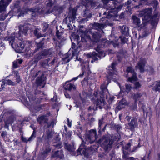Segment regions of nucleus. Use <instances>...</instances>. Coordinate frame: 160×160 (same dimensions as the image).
<instances>
[{
	"label": "nucleus",
	"instance_id": "nucleus-1",
	"mask_svg": "<svg viewBox=\"0 0 160 160\" xmlns=\"http://www.w3.org/2000/svg\"><path fill=\"white\" fill-rule=\"evenodd\" d=\"M101 89L102 91V93H98L97 92H95L94 95L95 97L94 99H97L96 102V104L97 107H98L101 109L103 108L105 105L106 102L104 98V94L108 93V90L106 88V86L105 84H102L101 86Z\"/></svg>",
	"mask_w": 160,
	"mask_h": 160
},
{
	"label": "nucleus",
	"instance_id": "nucleus-2",
	"mask_svg": "<svg viewBox=\"0 0 160 160\" xmlns=\"http://www.w3.org/2000/svg\"><path fill=\"white\" fill-rule=\"evenodd\" d=\"M15 36V34L13 33L12 34L10 37L8 38L6 37L5 39L6 41H9V44L15 50L18 51L19 52H23L25 51L24 50V48L25 47L24 44L25 43V42L24 41L22 42L19 45H16L14 38Z\"/></svg>",
	"mask_w": 160,
	"mask_h": 160
},
{
	"label": "nucleus",
	"instance_id": "nucleus-3",
	"mask_svg": "<svg viewBox=\"0 0 160 160\" xmlns=\"http://www.w3.org/2000/svg\"><path fill=\"white\" fill-rule=\"evenodd\" d=\"M152 9H146L139 12V16L142 18L143 22L146 23L152 20L153 18L152 17Z\"/></svg>",
	"mask_w": 160,
	"mask_h": 160
},
{
	"label": "nucleus",
	"instance_id": "nucleus-4",
	"mask_svg": "<svg viewBox=\"0 0 160 160\" xmlns=\"http://www.w3.org/2000/svg\"><path fill=\"white\" fill-rule=\"evenodd\" d=\"M100 47L98 46L97 49L98 54L94 52H90L87 54V57L88 58H92L94 61L98 60V58H101L104 57L105 56V53L103 51L99 50V48Z\"/></svg>",
	"mask_w": 160,
	"mask_h": 160
},
{
	"label": "nucleus",
	"instance_id": "nucleus-5",
	"mask_svg": "<svg viewBox=\"0 0 160 160\" xmlns=\"http://www.w3.org/2000/svg\"><path fill=\"white\" fill-rule=\"evenodd\" d=\"M114 7L113 6L111 5L107 10L108 13L107 18H109V17H112L116 15V14L117 12L120 10L122 8V6L121 5H119L118 7H117L116 4L113 3ZM107 12H106L104 13V14H106Z\"/></svg>",
	"mask_w": 160,
	"mask_h": 160
},
{
	"label": "nucleus",
	"instance_id": "nucleus-6",
	"mask_svg": "<svg viewBox=\"0 0 160 160\" xmlns=\"http://www.w3.org/2000/svg\"><path fill=\"white\" fill-rule=\"evenodd\" d=\"M116 65V62L113 63L111 66H109L108 67V78L109 79H113V81L115 82L116 81L115 80L114 77L118 78V76L117 73H116L115 66Z\"/></svg>",
	"mask_w": 160,
	"mask_h": 160
},
{
	"label": "nucleus",
	"instance_id": "nucleus-7",
	"mask_svg": "<svg viewBox=\"0 0 160 160\" xmlns=\"http://www.w3.org/2000/svg\"><path fill=\"white\" fill-rule=\"evenodd\" d=\"M96 131L95 130H91L89 134L86 135L85 136V143H92L96 139Z\"/></svg>",
	"mask_w": 160,
	"mask_h": 160
},
{
	"label": "nucleus",
	"instance_id": "nucleus-8",
	"mask_svg": "<svg viewBox=\"0 0 160 160\" xmlns=\"http://www.w3.org/2000/svg\"><path fill=\"white\" fill-rule=\"evenodd\" d=\"M51 54L52 52L51 49L45 50L43 53H39L37 55L34 59L33 60V63H36L39 60L43 58L44 56L50 55Z\"/></svg>",
	"mask_w": 160,
	"mask_h": 160
},
{
	"label": "nucleus",
	"instance_id": "nucleus-9",
	"mask_svg": "<svg viewBox=\"0 0 160 160\" xmlns=\"http://www.w3.org/2000/svg\"><path fill=\"white\" fill-rule=\"evenodd\" d=\"M132 146L130 143H129L123 147V151L124 154L123 157L124 158H126L125 156L129 152H134L136 150L137 148H139L138 146L136 147V146H134L133 148L131 149V148H130V147H131Z\"/></svg>",
	"mask_w": 160,
	"mask_h": 160
},
{
	"label": "nucleus",
	"instance_id": "nucleus-10",
	"mask_svg": "<svg viewBox=\"0 0 160 160\" xmlns=\"http://www.w3.org/2000/svg\"><path fill=\"white\" fill-rule=\"evenodd\" d=\"M102 145L103 148L107 150L111 147V145L112 143V141H109L108 142V140L106 138H102L100 139L98 142Z\"/></svg>",
	"mask_w": 160,
	"mask_h": 160
},
{
	"label": "nucleus",
	"instance_id": "nucleus-11",
	"mask_svg": "<svg viewBox=\"0 0 160 160\" xmlns=\"http://www.w3.org/2000/svg\"><path fill=\"white\" fill-rule=\"evenodd\" d=\"M148 0H140V4H139V6H136L135 7V8H139L140 6L141 5H151V6H152L154 8H155L157 7L158 4V2L157 0H154L152 1L151 3L148 2Z\"/></svg>",
	"mask_w": 160,
	"mask_h": 160
},
{
	"label": "nucleus",
	"instance_id": "nucleus-12",
	"mask_svg": "<svg viewBox=\"0 0 160 160\" xmlns=\"http://www.w3.org/2000/svg\"><path fill=\"white\" fill-rule=\"evenodd\" d=\"M127 72L128 73L131 74L132 76L131 77H130L128 79V81L130 82H132L134 81L137 80V78L136 76V73L132 69V67H129L127 68Z\"/></svg>",
	"mask_w": 160,
	"mask_h": 160
},
{
	"label": "nucleus",
	"instance_id": "nucleus-13",
	"mask_svg": "<svg viewBox=\"0 0 160 160\" xmlns=\"http://www.w3.org/2000/svg\"><path fill=\"white\" fill-rule=\"evenodd\" d=\"M12 0H1L0 2V13L4 11Z\"/></svg>",
	"mask_w": 160,
	"mask_h": 160
},
{
	"label": "nucleus",
	"instance_id": "nucleus-14",
	"mask_svg": "<svg viewBox=\"0 0 160 160\" xmlns=\"http://www.w3.org/2000/svg\"><path fill=\"white\" fill-rule=\"evenodd\" d=\"M146 62V60L144 59H141L140 61L138 63V65L136 66V69H139L141 72L144 71V67Z\"/></svg>",
	"mask_w": 160,
	"mask_h": 160
},
{
	"label": "nucleus",
	"instance_id": "nucleus-15",
	"mask_svg": "<svg viewBox=\"0 0 160 160\" xmlns=\"http://www.w3.org/2000/svg\"><path fill=\"white\" fill-rule=\"evenodd\" d=\"M137 125V121L136 119L134 118L131 120L130 122L128 124L127 127L131 130H133L135 126Z\"/></svg>",
	"mask_w": 160,
	"mask_h": 160
},
{
	"label": "nucleus",
	"instance_id": "nucleus-16",
	"mask_svg": "<svg viewBox=\"0 0 160 160\" xmlns=\"http://www.w3.org/2000/svg\"><path fill=\"white\" fill-rule=\"evenodd\" d=\"M28 28L25 26H20L19 27V31L18 33V34L19 35V37L22 36L21 33L22 34L26 35L28 31Z\"/></svg>",
	"mask_w": 160,
	"mask_h": 160
},
{
	"label": "nucleus",
	"instance_id": "nucleus-17",
	"mask_svg": "<svg viewBox=\"0 0 160 160\" xmlns=\"http://www.w3.org/2000/svg\"><path fill=\"white\" fill-rule=\"evenodd\" d=\"M76 11L73 10L72 13V15L71 14H69V17L68 18H66L64 19L63 20L64 22H66L67 19H69L70 22H73L76 18Z\"/></svg>",
	"mask_w": 160,
	"mask_h": 160
},
{
	"label": "nucleus",
	"instance_id": "nucleus-18",
	"mask_svg": "<svg viewBox=\"0 0 160 160\" xmlns=\"http://www.w3.org/2000/svg\"><path fill=\"white\" fill-rule=\"evenodd\" d=\"M69 82H70L69 81L66 82L64 87L65 89L69 91L75 90V86L73 84L68 83Z\"/></svg>",
	"mask_w": 160,
	"mask_h": 160
},
{
	"label": "nucleus",
	"instance_id": "nucleus-19",
	"mask_svg": "<svg viewBox=\"0 0 160 160\" xmlns=\"http://www.w3.org/2000/svg\"><path fill=\"white\" fill-rule=\"evenodd\" d=\"M15 83L14 82H12L10 80H2V83L1 85V88L0 89V91H1L4 88V85L5 84L14 85Z\"/></svg>",
	"mask_w": 160,
	"mask_h": 160
},
{
	"label": "nucleus",
	"instance_id": "nucleus-20",
	"mask_svg": "<svg viewBox=\"0 0 160 160\" xmlns=\"http://www.w3.org/2000/svg\"><path fill=\"white\" fill-rule=\"evenodd\" d=\"M42 76L41 77L38 78L36 80V83L37 84L40 86H42V87L43 88L44 87L45 84V79L42 78Z\"/></svg>",
	"mask_w": 160,
	"mask_h": 160
},
{
	"label": "nucleus",
	"instance_id": "nucleus-21",
	"mask_svg": "<svg viewBox=\"0 0 160 160\" xmlns=\"http://www.w3.org/2000/svg\"><path fill=\"white\" fill-rule=\"evenodd\" d=\"M63 154L62 151H57L54 152L52 154V158H54L55 157H57L60 158H62L63 157Z\"/></svg>",
	"mask_w": 160,
	"mask_h": 160
},
{
	"label": "nucleus",
	"instance_id": "nucleus-22",
	"mask_svg": "<svg viewBox=\"0 0 160 160\" xmlns=\"http://www.w3.org/2000/svg\"><path fill=\"white\" fill-rule=\"evenodd\" d=\"M128 104V103L126 101V100L123 99L122 101L119 102V104L117 108L118 109H121L123 108L125 106L127 105Z\"/></svg>",
	"mask_w": 160,
	"mask_h": 160
},
{
	"label": "nucleus",
	"instance_id": "nucleus-23",
	"mask_svg": "<svg viewBox=\"0 0 160 160\" xmlns=\"http://www.w3.org/2000/svg\"><path fill=\"white\" fill-rule=\"evenodd\" d=\"M106 26V24L104 23H94L93 26V27L95 29L99 30L104 28Z\"/></svg>",
	"mask_w": 160,
	"mask_h": 160
},
{
	"label": "nucleus",
	"instance_id": "nucleus-24",
	"mask_svg": "<svg viewBox=\"0 0 160 160\" xmlns=\"http://www.w3.org/2000/svg\"><path fill=\"white\" fill-rule=\"evenodd\" d=\"M37 121L40 124L46 123L48 121V119L46 116H42L37 118Z\"/></svg>",
	"mask_w": 160,
	"mask_h": 160
},
{
	"label": "nucleus",
	"instance_id": "nucleus-25",
	"mask_svg": "<svg viewBox=\"0 0 160 160\" xmlns=\"http://www.w3.org/2000/svg\"><path fill=\"white\" fill-rule=\"evenodd\" d=\"M152 89L155 91H158L160 90V82H156L152 85Z\"/></svg>",
	"mask_w": 160,
	"mask_h": 160
},
{
	"label": "nucleus",
	"instance_id": "nucleus-26",
	"mask_svg": "<svg viewBox=\"0 0 160 160\" xmlns=\"http://www.w3.org/2000/svg\"><path fill=\"white\" fill-rule=\"evenodd\" d=\"M64 147L66 149L70 152H73L75 150L74 145L73 144H72V145H70L65 143Z\"/></svg>",
	"mask_w": 160,
	"mask_h": 160
},
{
	"label": "nucleus",
	"instance_id": "nucleus-27",
	"mask_svg": "<svg viewBox=\"0 0 160 160\" xmlns=\"http://www.w3.org/2000/svg\"><path fill=\"white\" fill-rule=\"evenodd\" d=\"M50 61V59L48 58L45 60V64L43 63L42 65L45 67V68H47V66L50 65H52L54 62V60H53L50 62H49Z\"/></svg>",
	"mask_w": 160,
	"mask_h": 160
},
{
	"label": "nucleus",
	"instance_id": "nucleus-28",
	"mask_svg": "<svg viewBox=\"0 0 160 160\" xmlns=\"http://www.w3.org/2000/svg\"><path fill=\"white\" fill-rule=\"evenodd\" d=\"M122 33L124 35H128L129 33V29L125 26L123 25L120 27Z\"/></svg>",
	"mask_w": 160,
	"mask_h": 160
},
{
	"label": "nucleus",
	"instance_id": "nucleus-29",
	"mask_svg": "<svg viewBox=\"0 0 160 160\" xmlns=\"http://www.w3.org/2000/svg\"><path fill=\"white\" fill-rule=\"evenodd\" d=\"M132 19L133 21V22L138 26H139L140 23V21L139 19L135 16H132Z\"/></svg>",
	"mask_w": 160,
	"mask_h": 160
},
{
	"label": "nucleus",
	"instance_id": "nucleus-30",
	"mask_svg": "<svg viewBox=\"0 0 160 160\" xmlns=\"http://www.w3.org/2000/svg\"><path fill=\"white\" fill-rule=\"evenodd\" d=\"M72 48L73 49L72 51V56H76V58H77L78 54L79 51L80 47H78L77 49H75V48L73 46Z\"/></svg>",
	"mask_w": 160,
	"mask_h": 160
},
{
	"label": "nucleus",
	"instance_id": "nucleus-31",
	"mask_svg": "<svg viewBox=\"0 0 160 160\" xmlns=\"http://www.w3.org/2000/svg\"><path fill=\"white\" fill-rule=\"evenodd\" d=\"M35 29L34 31V34L38 38L43 37V36L39 32V30L38 29L36 28L34 26L32 27Z\"/></svg>",
	"mask_w": 160,
	"mask_h": 160
},
{
	"label": "nucleus",
	"instance_id": "nucleus-32",
	"mask_svg": "<svg viewBox=\"0 0 160 160\" xmlns=\"http://www.w3.org/2000/svg\"><path fill=\"white\" fill-rule=\"evenodd\" d=\"M35 133L34 132V131H33V133L31 136L29 137L28 140L27 141L26 140V139L24 138H22V140L24 141L27 142V141H31L33 138H35Z\"/></svg>",
	"mask_w": 160,
	"mask_h": 160
},
{
	"label": "nucleus",
	"instance_id": "nucleus-33",
	"mask_svg": "<svg viewBox=\"0 0 160 160\" xmlns=\"http://www.w3.org/2000/svg\"><path fill=\"white\" fill-rule=\"evenodd\" d=\"M142 96L141 93H138L135 94L133 97V99L135 100L136 101Z\"/></svg>",
	"mask_w": 160,
	"mask_h": 160
},
{
	"label": "nucleus",
	"instance_id": "nucleus-34",
	"mask_svg": "<svg viewBox=\"0 0 160 160\" xmlns=\"http://www.w3.org/2000/svg\"><path fill=\"white\" fill-rule=\"evenodd\" d=\"M69 56H68V54H67L65 55V57L62 58L63 61L65 63H67L69 62L70 59H68V58Z\"/></svg>",
	"mask_w": 160,
	"mask_h": 160
},
{
	"label": "nucleus",
	"instance_id": "nucleus-35",
	"mask_svg": "<svg viewBox=\"0 0 160 160\" xmlns=\"http://www.w3.org/2000/svg\"><path fill=\"white\" fill-rule=\"evenodd\" d=\"M82 74H80L78 76L76 77L75 78H73L71 80L69 81V82H71L72 80H76L78 79V78L79 77H81L83 76L84 73V70H83V69H82Z\"/></svg>",
	"mask_w": 160,
	"mask_h": 160
},
{
	"label": "nucleus",
	"instance_id": "nucleus-36",
	"mask_svg": "<svg viewBox=\"0 0 160 160\" xmlns=\"http://www.w3.org/2000/svg\"><path fill=\"white\" fill-rule=\"evenodd\" d=\"M141 86V84L138 82H136L134 84V88L136 89L139 88Z\"/></svg>",
	"mask_w": 160,
	"mask_h": 160
},
{
	"label": "nucleus",
	"instance_id": "nucleus-37",
	"mask_svg": "<svg viewBox=\"0 0 160 160\" xmlns=\"http://www.w3.org/2000/svg\"><path fill=\"white\" fill-rule=\"evenodd\" d=\"M50 150H51L48 148V149H46L45 151H43V152L41 151V153H42V155L44 156H46Z\"/></svg>",
	"mask_w": 160,
	"mask_h": 160
},
{
	"label": "nucleus",
	"instance_id": "nucleus-38",
	"mask_svg": "<svg viewBox=\"0 0 160 160\" xmlns=\"http://www.w3.org/2000/svg\"><path fill=\"white\" fill-rule=\"evenodd\" d=\"M82 1V4L86 6L87 4H89L90 3V0H81Z\"/></svg>",
	"mask_w": 160,
	"mask_h": 160
},
{
	"label": "nucleus",
	"instance_id": "nucleus-39",
	"mask_svg": "<svg viewBox=\"0 0 160 160\" xmlns=\"http://www.w3.org/2000/svg\"><path fill=\"white\" fill-rule=\"evenodd\" d=\"M15 78L16 80V82H15V83H19L20 81V78L18 74H16Z\"/></svg>",
	"mask_w": 160,
	"mask_h": 160
},
{
	"label": "nucleus",
	"instance_id": "nucleus-40",
	"mask_svg": "<svg viewBox=\"0 0 160 160\" xmlns=\"http://www.w3.org/2000/svg\"><path fill=\"white\" fill-rule=\"evenodd\" d=\"M81 139H82V143L81 145H80L79 148L78 149V151H82V150L83 151H84L83 150H82V146L83 147V144L84 143V140H82V138H81Z\"/></svg>",
	"mask_w": 160,
	"mask_h": 160
},
{
	"label": "nucleus",
	"instance_id": "nucleus-41",
	"mask_svg": "<svg viewBox=\"0 0 160 160\" xmlns=\"http://www.w3.org/2000/svg\"><path fill=\"white\" fill-rule=\"evenodd\" d=\"M18 60L14 61L13 62V66L14 68H16L18 67Z\"/></svg>",
	"mask_w": 160,
	"mask_h": 160
},
{
	"label": "nucleus",
	"instance_id": "nucleus-42",
	"mask_svg": "<svg viewBox=\"0 0 160 160\" xmlns=\"http://www.w3.org/2000/svg\"><path fill=\"white\" fill-rule=\"evenodd\" d=\"M131 86L130 85L126 84V91L127 92H128L131 89Z\"/></svg>",
	"mask_w": 160,
	"mask_h": 160
},
{
	"label": "nucleus",
	"instance_id": "nucleus-43",
	"mask_svg": "<svg viewBox=\"0 0 160 160\" xmlns=\"http://www.w3.org/2000/svg\"><path fill=\"white\" fill-rule=\"evenodd\" d=\"M121 40L122 42V43H124L126 42V39L124 37H121Z\"/></svg>",
	"mask_w": 160,
	"mask_h": 160
},
{
	"label": "nucleus",
	"instance_id": "nucleus-44",
	"mask_svg": "<svg viewBox=\"0 0 160 160\" xmlns=\"http://www.w3.org/2000/svg\"><path fill=\"white\" fill-rule=\"evenodd\" d=\"M102 124V121L101 120H100L99 121V128H100V129H101V126Z\"/></svg>",
	"mask_w": 160,
	"mask_h": 160
},
{
	"label": "nucleus",
	"instance_id": "nucleus-45",
	"mask_svg": "<svg viewBox=\"0 0 160 160\" xmlns=\"http://www.w3.org/2000/svg\"><path fill=\"white\" fill-rule=\"evenodd\" d=\"M67 121L68 122V127H71V125H72L71 122L69 121V120L68 118L67 119Z\"/></svg>",
	"mask_w": 160,
	"mask_h": 160
},
{
	"label": "nucleus",
	"instance_id": "nucleus-46",
	"mask_svg": "<svg viewBox=\"0 0 160 160\" xmlns=\"http://www.w3.org/2000/svg\"><path fill=\"white\" fill-rule=\"evenodd\" d=\"M64 95L67 98H70V96L67 93L65 92L64 93Z\"/></svg>",
	"mask_w": 160,
	"mask_h": 160
},
{
	"label": "nucleus",
	"instance_id": "nucleus-47",
	"mask_svg": "<svg viewBox=\"0 0 160 160\" xmlns=\"http://www.w3.org/2000/svg\"><path fill=\"white\" fill-rule=\"evenodd\" d=\"M102 1L104 4H107L108 2V0H102Z\"/></svg>",
	"mask_w": 160,
	"mask_h": 160
},
{
	"label": "nucleus",
	"instance_id": "nucleus-48",
	"mask_svg": "<svg viewBox=\"0 0 160 160\" xmlns=\"http://www.w3.org/2000/svg\"><path fill=\"white\" fill-rule=\"evenodd\" d=\"M118 84L119 87V88L120 89V92L121 93L122 92H123V88L121 87V86L118 83Z\"/></svg>",
	"mask_w": 160,
	"mask_h": 160
},
{
	"label": "nucleus",
	"instance_id": "nucleus-49",
	"mask_svg": "<svg viewBox=\"0 0 160 160\" xmlns=\"http://www.w3.org/2000/svg\"><path fill=\"white\" fill-rule=\"evenodd\" d=\"M44 27H45V28L44 29V31H45L46 29L48 27V25L45 23L44 24Z\"/></svg>",
	"mask_w": 160,
	"mask_h": 160
},
{
	"label": "nucleus",
	"instance_id": "nucleus-50",
	"mask_svg": "<svg viewBox=\"0 0 160 160\" xmlns=\"http://www.w3.org/2000/svg\"><path fill=\"white\" fill-rule=\"evenodd\" d=\"M17 60H18V63L19 64H21L22 62V59H18Z\"/></svg>",
	"mask_w": 160,
	"mask_h": 160
},
{
	"label": "nucleus",
	"instance_id": "nucleus-51",
	"mask_svg": "<svg viewBox=\"0 0 160 160\" xmlns=\"http://www.w3.org/2000/svg\"><path fill=\"white\" fill-rule=\"evenodd\" d=\"M128 160H136V159L133 157H131L128 158Z\"/></svg>",
	"mask_w": 160,
	"mask_h": 160
},
{
	"label": "nucleus",
	"instance_id": "nucleus-52",
	"mask_svg": "<svg viewBox=\"0 0 160 160\" xmlns=\"http://www.w3.org/2000/svg\"><path fill=\"white\" fill-rule=\"evenodd\" d=\"M115 98V97L113 96H112L111 97H110V100H111V101H113Z\"/></svg>",
	"mask_w": 160,
	"mask_h": 160
},
{
	"label": "nucleus",
	"instance_id": "nucleus-53",
	"mask_svg": "<svg viewBox=\"0 0 160 160\" xmlns=\"http://www.w3.org/2000/svg\"><path fill=\"white\" fill-rule=\"evenodd\" d=\"M130 118L128 116L126 117V118H125L126 120H127L128 121H129L130 120Z\"/></svg>",
	"mask_w": 160,
	"mask_h": 160
},
{
	"label": "nucleus",
	"instance_id": "nucleus-54",
	"mask_svg": "<svg viewBox=\"0 0 160 160\" xmlns=\"http://www.w3.org/2000/svg\"><path fill=\"white\" fill-rule=\"evenodd\" d=\"M131 2V1H128L127 2V5L130 4Z\"/></svg>",
	"mask_w": 160,
	"mask_h": 160
},
{
	"label": "nucleus",
	"instance_id": "nucleus-55",
	"mask_svg": "<svg viewBox=\"0 0 160 160\" xmlns=\"http://www.w3.org/2000/svg\"><path fill=\"white\" fill-rule=\"evenodd\" d=\"M76 106L77 107H78L80 106V105L78 103H77L76 104Z\"/></svg>",
	"mask_w": 160,
	"mask_h": 160
},
{
	"label": "nucleus",
	"instance_id": "nucleus-56",
	"mask_svg": "<svg viewBox=\"0 0 160 160\" xmlns=\"http://www.w3.org/2000/svg\"><path fill=\"white\" fill-rule=\"evenodd\" d=\"M64 127H65V129L66 131V129H67V127L66 126H64Z\"/></svg>",
	"mask_w": 160,
	"mask_h": 160
},
{
	"label": "nucleus",
	"instance_id": "nucleus-57",
	"mask_svg": "<svg viewBox=\"0 0 160 160\" xmlns=\"http://www.w3.org/2000/svg\"><path fill=\"white\" fill-rule=\"evenodd\" d=\"M56 147H57V148L58 147L59 148H61V146H59V147L58 146H56Z\"/></svg>",
	"mask_w": 160,
	"mask_h": 160
},
{
	"label": "nucleus",
	"instance_id": "nucleus-58",
	"mask_svg": "<svg viewBox=\"0 0 160 160\" xmlns=\"http://www.w3.org/2000/svg\"><path fill=\"white\" fill-rule=\"evenodd\" d=\"M93 60H92V61H91V62L92 63H93Z\"/></svg>",
	"mask_w": 160,
	"mask_h": 160
},
{
	"label": "nucleus",
	"instance_id": "nucleus-59",
	"mask_svg": "<svg viewBox=\"0 0 160 160\" xmlns=\"http://www.w3.org/2000/svg\"><path fill=\"white\" fill-rule=\"evenodd\" d=\"M21 16H22V15H21V14H20V15L19 14V15H18V16H19V17Z\"/></svg>",
	"mask_w": 160,
	"mask_h": 160
},
{
	"label": "nucleus",
	"instance_id": "nucleus-60",
	"mask_svg": "<svg viewBox=\"0 0 160 160\" xmlns=\"http://www.w3.org/2000/svg\"><path fill=\"white\" fill-rule=\"evenodd\" d=\"M159 160H160V155L159 156Z\"/></svg>",
	"mask_w": 160,
	"mask_h": 160
},
{
	"label": "nucleus",
	"instance_id": "nucleus-61",
	"mask_svg": "<svg viewBox=\"0 0 160 160\" xmlns=\"http://www.w3.org/2000/svg\"><path fill=\"white\" fill-rule=\"evenodd\" d=\"M57 37L58 38H59V37L58 36V35H57Z\"/></svg>",
	"mask_w": 160,
	"mask_h": 160
},
{
	"label": "nucleus",
	"instance_id": "nucleus-62",
	"mask_svg": "<svg viewBox=\"0 0 160 160\" xmlns=\"http://www.w3.org/2000/svg\"><path fill=\"white\" fill-rule=\"evenodd\" d=\"M121 94L120 93H119V96H120V95H121Z\"/></svg>",
	"mask_w": 160,
	"mask_h": 160
},
{
	"label": "nucleus",
	"instance_id": "nucleus-63",
	"mask_svg": "<svg viewBox=\"0 0 160 160\" xmlns=\"http://www.w3.org/2000/svg\"><path fill=\"white\" fill-rule=\"evenodd\" d=\"M119 118H120V116H119Z\"/></svg>",
	"mask_w": 160,
	"mask_h": 160
},
{
	"label": "nucleus",
	"instance_id": "nucleus-64",
	"mask_svg": "<svg viewBox=\"0 0 160 160\" xmlns=\"http://www.w3.org/2000/svg\"><path fill=\"white\" fill-rule=\"evenodd\" d=\"M82 102H83V100H82Z\"/></svg>",
	"mask_w": 160,
	"mask_h": 160
}]
</instances>
